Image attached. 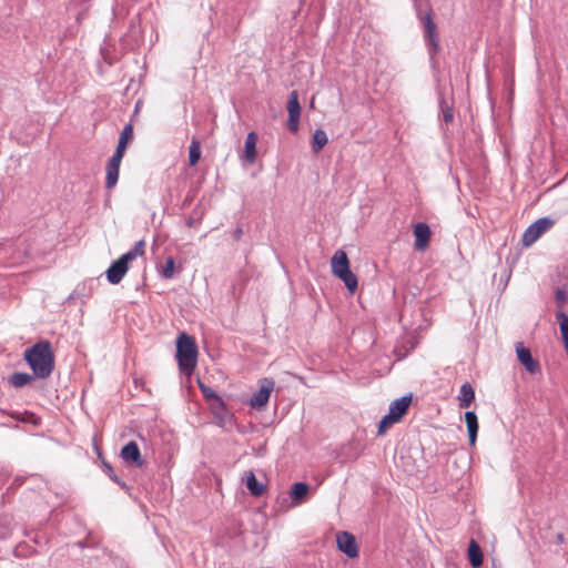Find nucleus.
I'll use <instances>...</instances> for the list:
<instances>
[{"mask_svg": "<svg viewBox=\"0 0 568 568\" xmlns=\"http://www.w3.org/2000/svg\"><path fill=\"white\" fill-rule=\"evenodd\" d=\"M23 358L37 378L45 379L54 369V354L49 341H39L27 348Z\"/></svg>", "mask_w": 568, "mask_h": 568, "instance_id": "nucleus-1", "label": "nucleus"}, {"mask_svg": "<svg viewBox=\"0 0 568 568\" xmlns=\"http://www.w3.org/2000/svg\"><path fill=\"white\" fill-rule=\"evenodd\" d=\"M197 345L186 333H181L176 339V358L182 374L190 376L197 363Z\"/></svg>", "mask_w": 568, "mask_h": 568, "instance_id": "nucleus-2", "label": "nucleus"}, {"mask_svg": "<svg viewBox=\"0 0 568 568\" xmlns=\"http://www.w3.org/2000/svg\"><path fill=\"white\" fill-rule=\"evenodd\" d=\"M417 19L423 27V38L429 54V59L432 63H435V57L439 52L440 47L437 24L434 21V12L432 9H428L426 12H423L418 9Z\"/></svg>", "mask_w": 568, "mask_h": 568, "instance_id": "nucleus-3", "label": "nucleus"}, {"mask_svg": "<svg viewBox=\"0 0 568 568\" xmlns=\"http://www.w3.org/2000/svg\"><path fill=\"white\" fill-rule=\"evenodd\" d=\"M332 273L344 282L351 293L357 290L358 281L356 275L349 268V261L343 250H337L331 261Z\"/></svg>", "mask_w": 568, "mask_h": 568, "instance_id": "nucleus-4", "label": "nucleus"}, {"mask_svg": "<svg viewBox=\"0 0 568 568\" xmlns=\"http://www.w3.org/2000/svg\"><path fill=\"white\" fill-rule=\"evenodd\" d=\"M554 220L550 217H540L530 224L523 234V245L529 247L532 245L546 231L554 225Z\"/></svg>", "mask_w": 568, "mask_h": 568, "instance_id": "nucleus-5", "label": "nucleus"}, {"mask_svg": "<svg viewBox=\"0 0 568 568\" xmlns=\"http://www.w3.org/2000/svg\"><path fill=\"white\" fill-rule=\"evenodd\" d=\"M274 386L275 383L272 378L265 377L260 379V389L255 392L250 398V406L256 409H261L262 407H264L268 403Z\"/></svg>", "mask_w": 568, "mask_h": 568, "instance_id": "nucleus-6", "label": "nucleus"}, {"mask_svg": "<svg viewBox=\"0 0 568 568\" xmlns=\"http://www.w3.org/2000/svg\"><path fill=\"white\" fill-rule=\"evenodd\" d=\"M286 109L288 112L287 119V129L292 133H296L300 128V118H301V104L298 101V93L296 90L291 91L286 104Z\"/></svg>", "mask_w": 568, "mask_h": 568, "instance_id": "nucleus-7", "label": "nucleus"}, {"mask_svg": "<svg viewBox=\"0 0 568 568\" xmlns=\"http://www.w3.org/2000/svg\"><path fill=\"white\" fill-rule=\"evenodd\" d=\"M120 457L126 465H132L138 468H142L145 464L140 448L134 440L129 442L124 445L120 452Z\"/></svg>", "mask_w": 568, "mask_h": 568, "instance_id": "nucleus-8", "label": "nucleus"}, {"mask_svg": "<svg viewBox=\"0 0 568 568\" xmlns=\"http://www.w3.org/2000/svg\"><path fill=\"white\" fill-rule=\"evenodd\" d=\"M337 548L349 558L358 556V546L353 534L348 531H339L336 535Z\"/></svg>", "mask_w": 568, "mask_h": 568, "instance_id": "nucleus-9", "label": "nucleus"}, {"mask_svg": "<svg viewBox=\"0 0 568 568\" xmlns=\"http://www.w3.org/2000/svg\"><path fill=\"white\" fill-rule=\"evenodd\" d=\"M516 354L518 361L530 374H537L540 372V364L536 361L529 348L525 347L521 342L516 343Z\"/></svg>", "mask_w": 568, "mask_h": 568, "instance_id": "nucleus-10", "label": "nucleus"}, {"mask_svg": "<svg viewBox=\"0 0 568 568\" xmlns=\"http://www.w3.org/2000/svg\"><path fill=\"white\" fill-rule=\"evenodd\" d=\"M432 231L428 224L424 222H419L414 226V236H415V250L424 251L430 240Z\"/></svg>", "mask_w": 568, "mask_h": 568, "instance_id": "nucleus-11", "label": "nucleus"}, {"mask_svg": "<svg viewBox=\"0 0 568 568\" xmlns=\"http://www.w3.org/2000/svg\"><path fill=\"white\" fill-rule=\"evenodd\" d=\"M128 266L119 258L114 261L105 272L106 280L111 284H119L128 272Z\"/></svg>", "mask_w": 568, "mask_h": 568, "instance_id": "nucleus-12", "label": "nucleus"}, {"mask_svg": "<svg viewBox=\"0 0 568 568\" xmlns=\"http://www.w3.org/2000/svg\"><path fill=\"white\" fill-rule=\"evenodd\" d=\"M412 403V395H406L400 398L395 399L389 405V414L394 416L398 422L402 417L407 413L408 407Z\"/></svg>", "mask_w": 568, "mask_h": 568, "instance_id": "nucleus-13", "label": "nucleus"}, {"mask_svg": "<svg viewBox=\"0 0 568 568\" xmlns=\"http://www.w3.org/2000/svg\"><path fill=\"white\" fill-rule=\"evenodd\" d=\"M439 100V116L446 124H450L454 121V101L448 100L442 92L438 93Z\"/></svg>", "mask_w": 568, "mask_h": 568, "instance_id": "nucleus-14", "label": "nucleus"}, {"mask_svg": "<svg viewBox=\"0 0 568 568\" xmlns=\"http://www.w3.org/2000/svg\"><path fill=\"white\" fill-rule=\"evenodd\" d=\"M465 422L468 432L469 445L474 446L476 444L477 434H478V418L475 412L467 410L465 413Z\"/></svg>", "mask_w": 568, "mask_h": 568, "instance_id": "nucleus-15", "label": "nucleus"}, {"mask_svg": "<svg viewBox=\"0 0 568 568\" xmlns=\"http://www.w3.org/2000/svg\"><path fill=\"white\" fill-rule=\"evenodd\" d=\"M244 479L246 484V488L248 489L250 494L254 497H260L265 491V485L260 483L256 479L255 474L252 470H247L244 474Z\"/></svg>", "mask_w": 568, "mask_h": 568, "instance_id": "nucleus-16", "label": "nucleus"}, {"mask_svg": "<svg viewBox=\"0 0 568 568\" xmlns=\"http://www.w3.org/2000/svg\"><path fill=\"white\" fill-rule=\"evenodd\" d=\"M308 490H310V487L306 483L298 481V483L293 484V486L291 487V490H290V495H291L293 504L294 505L302 504L305 500V498L308 494Z\"/></svg>", "mask_w": 568, "mask_h": 568, "instance_id": "nucleus-17", "label": "nucleus"}, {"mask_svg": "<svg viewBox=\"0 0 568 568\" xmlns=\"http://www.w3.org/2000/svg\"><path fill=\"white\" fill-rule=\"evenodd\" d=\"M475 399V392L473 386L469 383H464L460 386L458 400L460 408H467L471 405Z\"/></svg>", "mask_w": 568, "mask_h": 568, "instance_id": "nucleus-18", "label": "nucleus"}, {"mask_svg": "<svg viewBox=\"0 0 568 568\" xmlns=\"http://www.w3.org/2000/svg\"><path fill=\"white\" fill-rule=\"evenodd\" d=\"M256 143L257 135L255 132H250L245 140V159L248 163H254L256 159Z\"/></svg>", "mask_w": 568, "mask_h": 568, "instance_id": "nucleus-19", "label": "nucleus"}, {"mask_svg": "<svg viewBox=\"0 0 568 568\" xmlns=\"http://www.w3.org/2000/svg\"><path fill=\"white\" fill-rule=\"evenodd\" d=\"M483 551L480 546L475 541L470 540L468 545V559L474 568H479L483 565Z\"/></svg>", "mask_w": 568, "mask_h": 568, "instance_id": "nucleus-20", "label": "nucleus"}, {"mask_svg": "<svg viewBox=\"0 0 568 568\" xmlns=\"http://www.w3.org/2000/svg\"><path fill=\"white\" fill-rule=\"evenodd\" d=\"M34 378H37L34 374L31 375L28 373L16 372L9 377V383L13 387L20 388L34 381Z\"/></svg>", "mask_w": 568, "mask_h": 568, "instance_id": "nucleus-21", "label": "nucleus"}, {"mask_svg": "<svg viewBox=\"0 0 568 568\" xmlns=\"http://www.w3.org/2000/svg\"><path fill=\"white\" fill-rule=\"evenodd\" d=\"M328 138L324 130L316 129L313 133L312 138V150L314 153H320V151L327 144Z\"/></svg>", "mask_w": 568, "mask_h": 568, "instance_id": "nucleus-22", "label": "nucleus"}, {"mask_svg": "<svg viewBox=\"0 0 568 568\" xmlns=\"http://www.w3.org/2000/svg\"><path fill=\"white\" fill-rule=\"evenodd\" d=\"M133 138V126L131 123L126 124L119 138L116 151L125 153L128 142Z\"/></svg>", "mask_w": 568, "mask_h": 568, "instance_id": "nucleus-23", "label": "nucleus"}, {"mask_svg": "<svg viewBox=\"0 0 568 568\" xmlns=\"http://www.w3.org/2000/svg\"><path fill=\"white\" fill-rule=\"evenodd\" d=\"M205 215V209L197 204L191 212L190 216L186 219V226L187 227H195L200 225L201 221L203 220Z\"/></svg>", "mask_w": 568, "mask_h": 568, "instance_id": "nucleus-24", "label": "nucleus"}, {"mask_svg": "<svg viewBox=\"0 0 568 568\" xmlns=\"http://www.w3.org/2000/svg\"><path fill=\"white\" fill-rule=\"evenodd\" d=\"M211 409H212L213 415L216 418H219L221 422H225L230 417L229 409L226 408V405L222 398L220 400L213 403L211 405Z\"/></svg>", "mask_w": 568, "mask_h": 568, "instance_id": "nucleus-25", "label": "nucleus"}, {"mask_svg": "<svg viewBox=\"0 0 568 568\" xmlns=\"http://www.w3.org/2000/svg\"><path fill=\"white\" fill-rule=\"evenodd\" d=\"M201 158V143L199 140L193 139L189 148V164L194 166Z\"/></svg>", "mask_w": 568, "mask_h": 568, "instance_id": "nucleus-26", "label": "nucleus"}, {"mask_svg": "<svg viewBox=\"0 0 568 568\" xmlns=\"http://www.w3.org/2000/svg\"><path fill=\"white\" fill-rule=\"evenodd\" d=\"M105 171H106L105 187L108 190H111L118 183L120 168L106 165Z\"/></svg>", "mask_w": 568, "mask_h": 568, "instance_id": "nucleus-27", "label": "nucleus"}, {"mask_svg": "<svg viewBox=\"0 0 568 568\" xmlns=\"http://www.w3.org/2000/svg\"><path fill=\"white\" fill-rule=\"evenodd\" d=\"M103 471L108 477L116 483L121 488L128 489V485L123 481L113 470V467L109 463H103Z\"/></svg>", "mask_w": 568, "mask_h": 568, "instance_id": "nucleus-28", "label": "nucleus"}, {"mask_svg": "<svg viewBox=\"0 0 568 568\" xmlns=\"http://www.w3.org/2000/svg\"><path fill=\"white\" fill-rule=\"evenodd\" d=\"M175 261L173 257H168L165 260V264L160 271V274L163 278L170 280L174 276Z\"/></svg>", "mask_w": 568, "mask_h": 568, "instance_id": "nucleus-29", "label": "nucleus"}, {"mask_svg": "<svg viewBox=\"0 0 568 568\" xmlns=\"http://www.w3.org/2000/svg\"><path fill=\"white\" fill-rule=\"evenodd\" d=\"M398 420L394 417V416H390V414H386L379 422L378 424V435H383L386 433L387 428L394 424V423H397Z\"/></svg>", "mask_w": 568, "mask_h": 568, "instance_id": "nucleus-30", "label": "nucleus"}, {"mask_svg": "<svg viewBox=\"0 0 568 568\" xmlns=\"http://www.w3.org/2000/svg\"><path fill=\"white\" fill-rule=\"evenodd\" d=\"M200 389H201L204 398H206V399H213L214 403L221 399V397L212 388H210L209 386H206L202 383H200Z\"/></svg>", "mask_w": 568, "mask_h": 568, "instance_id": "nucleus-31", "label": "nucleus"}, {"mask_svg": "<svg viewBox=\"0 0 568 568\" xmlns=\"http://www.w3.org/2000/svg\"><path fill=\"white\" fill-rule=\"evenodd\" d=\"M11 418L18 420V422H23V423H27V422H30L31 418H34V414L32 413H29V412H24V413H11L10 414Z\"/></svg>", "mask_w": 568, "mask_h": 568, "instance_id": "nucleus-32", "label": "nucleus"}, {"mask_svg": "<svg viewBox=\"0 0 568 568\" xmlns=\"http://www.w3.org/2000/svg\"><path fill=\"white\" fill-rule=\"evenodd\" d=\"M124 153L115 150L114 154L109 159L106 165L120 168Z\"/></svg>", "mask_w": 568, "mask_h": 568, "instance_id": "nucleus-33", "label": "nucleus"}, {"mask_svg": "<svg viewBox=\"0 0 568 568\" xmlns=\"http://www.w3.org/2000/svg\"><path fill=\"white\" fill-rule=\"evenodd\" d=\"M139 255L133 252L132 250L128 251L126 253H124L123 255H121L119 257V260L129 267V263L132 262L133 260H135Z\"/></svg>", "mask_w": 568, "mask_h": 568, "instance_id": "nucleus-34", "label": "nucleus"}, {"mask_svg": "<svg viewBox=\"0 0 568 568\" xmlns=\"http://www.w3.org/2000/svg\"><path fill=\"white\" fill-rule=\"evenodd\" d=\"M139 255L133 252L132 250L128 251L126 253H124L123 255H121L119 257V260L129 267V263L132 262L133 260H135Z\"/></svg>", "mask_w": 568, "mask_h": 568, "instance_id": "nucleus-35", "label": "nucleus"}, {"mask_svg": "<svg viewBox=\"0 0 568 568\" xmlns=\"http://www.w3.org/2000/svg\"><path fill=\"white\" fill-rule=\"evenodd\" d=\"M556 302L561 306L568 300V293L565 290L558 288L555 293Z\"/></svg>", "mask_w": 568, "mask_h": 568, "instance_id": "nucleus-36", "label": "nucleus"}, {"mask_svg": "<svg viewBox=\"0 0 568 568\" xmlns=\"http://www.w3.org/2000/svg\"><path fill=\"white\" fill-rule=\"evenodd\" d=\"M131 250L135 252L139 256H142L145 252V241H138Z\"/></svg>", "mask_w": 568, "mask_h": 568, "instance_id": "nucleus-37", "label": "nucleus"}, {"mask_svg": "<svg viewBox=\"0 0 568 568\" xmlns=\"http://www.w3.org/2000/svg\"><path fill=\"white\" fill-rule=\"evenodd\" d=\"M243 235V230L242 227H237L234 233H233V236L236 241H239Z\"/></svg>", "mask_w": 568, "mask_h": 568, "instance_id": "nucleus-38", "label": "nucleus"}, {"mask_svg": "<svg viewBox=\"0 0 568 568\" xmlns=\"http://www.w3.org/2000/svg\"><path fill=\"white\" fill-rule=\"evenodd\" d=\"M556 539H557V541H558L559 544L565 542V536H564V534H561V532L557 534Z\"/></svg>", "mask_w": 568, "mask_h": 568, "instance_id": "nucleus-39", "label": "nucleus"}]
</instances>
